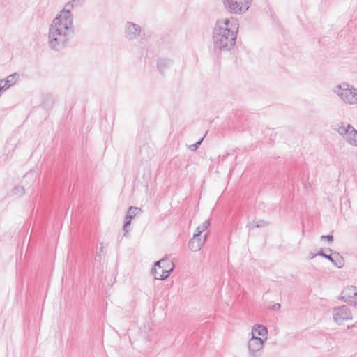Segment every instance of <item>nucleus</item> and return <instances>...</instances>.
Segmentation results:
<instances>
[{"label":"nucleus","mask_w":357,"mask_h":357,"mask_svg":"<svg viewBox=\"0 0 357 357\" xmlns=\"http://www.w3.org/2000/svg\"><path fill=\"white\" fill-rule=\"evenodd\" d=\"M172 63V61L167 59H160L158 61L157 68L161 74H163L164 71L169 67Z\"/></svg>","instance_id":"nucleus-15"},{"label":"nucleus","mask_w":357,"mask_h":357,"mask_svg":"<svg viewBox=\"0 0 357 357\" xmlns=\"http://www.w3.org/2000/svg\"><path fill=\"white\" fill-rule=\"evenodd\" d=\"M206 133L204 135V136L203 137H202L199 141H197V142H195V144H191L190 146H189V149L192 151H196L199 146L201 145L202 142H203L205 136H206Z\"/></svg>","instance_id":"nucleus-20"},{"label":"nucleus","mask_w":357,"mask_h":357,"mask_svg":"<svg viewBox=\"0 0 357 357\" xmlns=\"http://www.w3.org/2000/svg\"><path fill=\"white\" fill-rule=\"evenodd\" d=\"M333 315L334 321L339 325L344 321L352 319V315L349 307L343 305L333 308Z\"/></svg>","instance_id":"nucleus-7"},{"label":"nucleus","mask_w":357,"mask_h":357,"mask_svg":"<svg viewBox=\"0 0 357 357\" xmlns=\"http://www.w3.org/2000/svg\"><path fill=\"white\" fill-rule=\"evenodd\" d=\"M250 333L252 336H260L259 337L266 338V340L268 335V329L266 326L262 324H256L252 326V331Z\"/></svg>","instance_id":"nucleus-12"},{"label":"nucleus","mask_w":357,"mask_h":357,"mask_svg":"<svg viewBox=\"0 0 357 357\" xmlns=\"http://www.w3.org/2000/svg\"><path fill=\"white\" fill-rule=\"evenodd\" d=\"M104 249H105V248H104V246H103V243H101V246H100V252H105Z\"/></svg>","instance_id":"nucleus-25"},{"label":"nucleus","mask_w":357,"mask_h":357,"mask_svg":"<svg viewBox=\"0 0 357 357\" xmlns=\"http://www.w3.org/2000/svg\"><path fill=\"white\" fill-rule=\"evenodd\" d=\"M317 256H319V255H317V253L310 252V255H309V259H314Z\"/></svg>","instance_id":"nucleus-24"},{"label":"nucleus","mask_w":357,"mask_h":357,"mask_svg":"<svg viewBox=\"0 0 357 357\" xmlns=\"http://www.w3.org/2000/svg\"><path fill=\"white\" fill-rule=\"evenodd\" d=\"M18 78H19V75L17 73H14L11 75H8L6 78V79L1 80L0 84H1L3 82L4 83L3 84L4 89H8V88L13 86L17 82V80L18 79Z\"/></svg>","instance_id":"nucleus-14"},{"label":"nucleus","mask_w":357,"mask_h":357,"mask_svg":"<svg viewBox=\"0 0 357 357\" xmlns=\"http://www.w3.org/2000/svg\"><path fill=\"white\" fill-rule=\"evenodd\" d=\"M352 327H354V325H352V326H348V327H347V328H348L349 329H350V328H351Z\"/></svg>","instance_id":"nucleus-30"},{"label":"nucleus","mask_w":357,"mask_h":357,"mask_svg":"<svg viewBox=\"0 0 357 357\" xmlns=\"http://www.w3.org/2000/svg\"><path fill=\"white\" fill-rule=\"evenodd\" d=\"M326 250H327V252H330V254H332L334 252V251H333V250L329 248H326Z\"/></svg>","instance_id":"nucleus-27"},{"label":"nucleus","mask_w":357,"mask_h":357,"mask_svg":"<svg viewBox=\"0 0 357 357\" xmlns=\"http://www.w3.org/2000/svg\"><path fill=\"white\" fill-rule=\"evenodd\" d=\"M174 268V264L172 261L168 258H162L155 262L151 272L154 275L155 280H165L169 276Z\"/></svg>","instance_id":"nucleus-3"},{"label":"nucleus","mask_w":357,"mask_h":357,"mask_svg":"<svg viewBox=\"0 0 357 357\" xmlns=\"http://www.w3.org/2000/svg\"><path fill=\"white\" fill-rule=\"evenodd\" d=\"M12 194L20 197L25 194L24 188L23 186H16L12 190Z\"/></svg>","instance_id":"nucleus-18"},{"label":"nucleus","mask_w":357,"mask_h":357,"mask_svg":"<svg viewBox=\"0 0 357 357\" xmlns=\"http://www.w3.org/2000/svg\"><path fill=\"white\" fill-rule=\"evenodd\" d=\"M210 225V220H205L201 225L198 226L196 229V231L194 234L197 236H200L202 232H204Z\"/></svg>","instance_id":"nucleus-16"},{"label":"nucleus","mask_w":357,"mask_h":357,"mask_svg":"<svg viewBox=\"0 0 357 357\" xmlns=\"http://www.w3.org/2000/svg\"><path fill=\"white\" fill-rule=\"evenodd\" d=\"M238 24L234 19L217 20L213 30L212 40L215 52H227L236 45Z\"/></svg>","instance_id":"nucleus-2"},{"label":"nucleus","mask_w":357,"mask_h":357,"mask_svg":"<svg viewBox=\"0 0 357 357\" xmlns=\"http://www.w3.org/2000/svg\"><path fill=\"white\" fill-rule=\"evenodd\" d=\"M267 225H268V222L264 221V220H258L257 221L252 223V227L262 228Z\"/></svg>","instance_id":"nucleus-19"},{"label":"nucleus","mask_w":357,"mask_h":357,"mask_svg":"<svg viewBox=\"0 0 357 357\" xmlns=\"http://www.w3.org/2000/svg\"><path fill=\"white\" fill-rule=\"evenodd\" d=\"M337 132L344 139L351 145L357 146V130L351 125L347 124L346 126L344 123L337 128Z\"/></svg>","instance_id":"nucleus-6"},{"label":"nucleus","mask_w":357,"mask_h":357,"mask_svg":"<svg viewBox=\"0 0 357 357\" xmlns=\"http://www.w3.org/2000/svg\"><path fill=\"white\" fill-rule=\"evenodd\" d=\"M140 26L133 22H127L125 30V36L129 40H134L139 35Z\"/></svg>","instance_id":"nucleus-10"},{"label":"nucleus","mask_w":357,"mask_h":357,"mask_svg":"<svg viewBox=\"0 0 357 357\" xmlns=\"http://www.w3.org/2000/svg\"><path fill=\"white\" fill-rule=\"evenodd\" d=\"M334 92L347 104L354 105L357 103V89L353 86L349 88L347 83H342L336 86Z\"/></svg>","instance_id":"nucleus-4"},{"label":"nucleus","mask_w":357,"mask_h":357,"mask_svg":"<svg viewBox=\"0 0 357 357\" xmlns=\"http://www.w3.org/2000/svg\"><path fill=\"white\" fill-rule=\"evenodd\" d=\"M352 296H353V298L357 297V292H356V291L353 292L352 293Z\"/></svg>","instance_id":"nucleus-29"},{"label":"nucleus","mask_w":357,"mask_h":357,"mask_svg":"<svg viewBox=\"0 0 357 357\" xmlns=\"http://www.w3.org/2000/svg\"><path fill=\"white\" fill-rule=\"evenodd\" d=\"M351 289L344 290L342 293V295L341 296H340V299H341L342 301L347 302V303L352 302V298H353L352 294L350 292H349V293L347 292L348 291H351Z\"/></svg>","instance_id":"nucleus-17"},{"label":"nucleus","mask_w":357,"mask_h":357,"mask_svg":"<svg viewBox=\"0 0 357 357\" xmlns=\"http://www.w3.org/2000/svg\"><path fill=\"white\" fill-rule=\"evenodd\" d=\"M33 173L31 171H30L29 172L26 173L24 175V178L31 177V179L33 180Z\"/></svg>","instance_id":"nucleus-23"},{"label":"nucleus","mask_w":357,"mask_h":357,"mask_svg":"<svg viewBox=\"0 0 357 357\" xmlns=\"http://www.w3.org/2000/svg\"><path fill=\"white\" fill-rule=\"evenodd\" d=\"M320 238L321 240H327L330 243H333L334 240L333 236L332 234H328L326 236L322 235Z\"/></svg>","instance_id":"nucleus-22"},{"label":"nucleus","mask_w":357,"mask_h":357,"mask_svg":"<svg viewBox=\"0 0 357 357\" xmlns=\"http://www.w3.org/2000/svg\"><path fill=\"white\" fill-rule=\"evenodd\" d=\"M208 233H206L204 239L200 236L194 234L193 237L188 242V248L192 252H197L201 250L204 244Z\"/></svg>","instance_id":"nucleus-11"},{"label":"nucleus","mask_w":357,"mask_h":357,"mask_svg":"<svg viewBox=\"0 0 357 357\" xmlns=\"http://www.w3.org/2000/svg\"><path fill=\"white\" fill-rule=\"evenodd\" d=\"M224 6L230 12L236 13L238 11L242 10L241 3L237 0H222Z\"/></svg>","instance_id":"nucleus-13"},{"label":"nucleus","mask_w":357,"mask_h":357,"mask_svg":"<svg viewBox=\"0 0 357 357\" xmlns=\"http://www.w3.org/2000/svg\"><path fill=\"white\" fill-rule=\"evenodd\" d=\"M317 255L321 256L333 263V264L337 268H342L344 265V257L337 252L334 251L332 254H326L325 253L322 249H321Z\"/></svg>","instance_id":"nucleus-9"},{"label":"nucleus","mask_w":357,"mask_h":357,"mask_svg":"<svg viewBox=\"0 0 357 357\" xmlns=\"http://www.w3.org/2000/svg\"><path fill=\"white\" fill-rule=\"evenodd\" d=\"M84 0H72L69 1L66 6H70V8H73L75 5H78L82 3Z\"/></svg>","instance_id":"nucleus-21"},{"label":"nucleus","mask_w":357,"mask_h":357,"mask_svg":"<svg viewBox=\"0 0 357 357\" xmlns=\"http://www.w3.org/2000/svg\"><path fill=\"white\" fill-rule=\"evenodd\" d=\"M142 212V210L140 208L130 206L126 212L125 216V220L123 225V235L126 236V234L130 230V224L132 220L139 213Z\"/></svg>","instance_id":"nucleus-8"},{"label":"nucleus","mask_w":357,"mask_h":357,"mask_svg":"<svg viewBox=\"0 0 357 357\" xmlns=\"http://www.w3.org/2000/svg\"><path fill=\"white\" fill-rule=\"evenodd\" d=\"M274 309H279L280 307V304L277 303L273 306Z\"/></svg>","instance_id":"nucleus-26"},{"label":"nucleus","mask_w":357,"mask_h":357,"mask_svg":"<svg viewBox=\"0 0 357 357\" xmlns=\"http://www.w3.org/2000/svg\"><path fill=\"white\" fill-rule=\"evenodd\" d=\"M266 342V338L252 336L248 342V349L250 357H259Z\"/></svg>","instance_id":"nucleus-5"},{"label":"nucleus","mask_w":357,"mask_h":357,"mask_svg":"<svg viewBox=\"0 0 357 357\" xmlns=\"http://www.w3.org/2000/svg\"><path fill=\"white\" fill-rule=\"evenodd\" d=\"M73 15L70 9H63L53 20L49 28V47L56 51L65 48L73 36Z\"/></svg>","instance_id":"nucleus-1"},{"label":"nucleus","mask_w":357,"mask_h":357,"mask_svg":"<svg viewBox=\"0 0 357 357\" xmlns=\"http://www.w3.org/2000/svg\"><path fill=\"white\" fill-rule=\"evenodd\" d=\"M5 90H6V89H4V86H3V85H1V84H0V92H1V91H5Z\"/></svg>","instance_id":"nucleus-28"},{"label":"nucleus","mask_w":357,"mask_h":357,"mask_svg":"<svg viewBox=\"0 0 357 357\" xmlns=\"http://www.w3.org/2000/svg\"><path fill=\"white\" fill-rule=\"evenodd\" d=\"M248 9V7L247 6V7L245 8L244 11L247 10Z\"/></svg>","instance_id":"nucleus-31"}]
</instances>
